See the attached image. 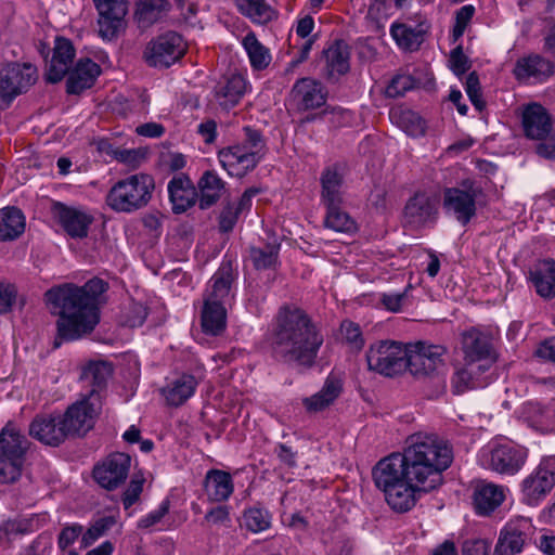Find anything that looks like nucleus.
<instances>
[{
  "label": "nucleus",
  "instance_id": "obj_1",
  "mask_svg": "<svg viewBox=\"0 0 555 555\" xmlns=\"http://www.w3.org/2000/svg\"><path fill=\"white\" fill-rule=\"evenodd\" d=\"M108 282L94 276L82 286L64 283L44 293V300L55 322L53 347L90 334L100 322V307L106 302Z\"/></svg>",
  "mask_w": 555,
  "mask_h": 555
},
{
  "label": "nucleus",
  "instance_id": "obj_2",
  "mask_svg": "<svg viewBox=\"0 0 555 555\" xmlns=\"http://www.w3.org/2000/svg\"><path fill=\"white\" fill-rule=\"evenodd\" d=\"M266 340L273 360L308 370L314 366L324 338L305 310L284 305L274 315Z\"/></svg>",
  "mask_w": 555,
  "mask_h": 555
},
{
  "label": "nucleus",
  "instance_id": "obj_3",
  "mask_svg": "<svg viewBox=\"0 0 555 555\" xmlns=\"http://www.w3.org/2000/svg\"><path fill=\"white\" fill-rule=\"evenodd\" d=\"M402 459L408 480L431 492L442 485V473L453 462V451L448 441L435 434L417 433L408 438Z\"/></svg>",
  "mask_w": 555,
  "mask_h": 555
},
{
  "label": "nucleus",
  "instance_id": "obj_4",
  "mask_svg": "<svg viewBox=\"0 0 555 555\" xmlns=\"http://www.w3.org/2000/svg\"><path fill=\"white\" fill-rule=\"evenodd\" d=\"M155 180L147 173H135L117 181L106 195V204L116 212L131 214L147 206Z\"/></svg>",
  "mask_w": 555,
  "mask_h": 555
},
{
  "label": "nucleus",
  "instance_id": "obj_5",
  "mask_svg": "<svg viewBox=\"0 0 555 555\" xmlns=\"http://www.w3.org/2000/svg\"><path fill=\"white\" fill-rule=\"evenodd\" d=\"M28 440L8 423L0 431V481L15 482L22 473Z\"/></svg>",
  "mask_w": 555,
  "mask_h": 555
},
{
  "label": "nucleus",
  "instance_id": "obj_6",
  "mask_svg": "<svg viewBox=\"0 0 555 555\" xmlns=\"http://www.w3.org/2000/svg\"><path fill=\"white\" fill-rule=\"evenodd\" d=\"M406 345L395 340H379L366 351L370 371L385 377H395L406 371Z\"/></svg>",
  "mask_w": 555,
  "mask_h": 555
},
{
  "label": "nucleus",
  "instance_id": "obj_7",
  "mask_svg": "<svg viewBox=\"0 0 555 555\" xmlns=\"http://www.w3.org/2000/svg\"><path fill=\"white\" fill-rule=\"evenodd\" d=\"M102 410V402L96 395L83 396L70 404L64 414H60L67 438L85 437L95 424Z\"/></svg>",
  "mask_w": 555,
  "mask_h": 555
},
{
  "label": "nucleus",
  "instance_id": "obj_8",
  "mask_svg": "<svg viewBox=\"0 0 555 555\" xmlns=\"http://www.w3.org/2000/svg\"><path fill=\"white\" fill-rule=\"evenodd\" d=\"M37 68L30 63H9L0 69V108H8L18 95L37 81Z\"/></svg>",
  "mask_w": 555,
  "mask_h": 555
},
{
  "label": "nucleus",
  "instance_id": "obj_9",
  "mask_svg": "<svg viewBox=\"0 0 555 555\" xmlns=\"http://www.w3.org/2000/svg\"><path fill=\"white\" fill-rule=\"evenodd\" d=\"M485 196L482 188L473 179H464L456 188L443 191V206L454 214L456 220L466 225L476 215V204Z\"/></svg>",
  "mask_w": 555,
  "mask_h": 555
},
{
  "label": "nucleus",
  "instance_id": "obj_10",
  "mask_svg": "<svg viewBox=\"0 0 555 555\" xmlns=\"http://www.w3.org/2000/svg\"><path fill=\"white\" fill-rule=\"evenodd\" d=\"M555 487V457H545L521 482L522 501L538 505Z\"/></svg>",
  "mask_w": 555,
  "mask_h": 555
},
{
  "label": "nucleus",
  "instance_id": "obj_11",
  "mask_svg": "<svg viewBox=\"0 0 555 555\" xmlns=\"http://www.w3.org/2000/svg\"><path fill=\"white\" fill-rule=\"evenodd\" d=\"M184 51L182 37L176 31H167L147 43L143 57L152 67L167 68L180 60Z\"/></svg>",
  "mask_w": 555,
  "mask_h": 555
},
{
  "label": "nucleus",
  "instance_id": "obj_12",
  "mask_svg": "<svg viewBox=\"0 0 555 555\" xmlns=\"http://www.w3.org/2000/svg\"><path fill=\"white\" fill-rule=\"evenodd\" d=\"M406 370L416 377L428 376L443 365L447 348L426 341L408 344Z\"/></svg>",
  "mask_w": 555,
  "mask_h": 555
},
{
  "label": "nucleus",
  "instance_id": "obj_13",
  "mask_svg": "<svg viewBox=\"0 0 555 555\" xmlns=\"http://www.w3.org/2000/svg\"><path fill=\"white\" fill-rule=\"evenodd\" d=\"M131 457L122 452L109 454L93 468L94 480L106 490L118 488L128 477Z\"/></svg>",
  "mask_w": 555,
  "mask_h": 555
},
{
  "label": "nucleus",
  "instance_id": "obj_14",
  "mask_svg": "<svg viewBox=\"0 0 555 555\" xmlns=\"http://www.w3.org/2000/svg\"><path fill=\"white\" fill-rule=\"evenodd\" d=\"M99 14V35L106 40L117 37L128 13L127 0H92Z\"/></svg>",
  "mask_w": 555,
  "mask_h": 555
},
{
  "label": "nucleus",
  "instance_id": "obj_15",
  "mask_svg": "<svg viewBox=\"0 0 555 555\" xmlns=\"http://www.w3.org/2000/svg\"><path fill=\"white\" fill-rule=\"evenodd\" d=\"M262 155L247 149V145H231L218 152L221 166L232 177L243 178L260 163Z\"/></svg>",
  "mask_w": 555,
  "mask_h": 555
},
{
  "label": "nucleus",
  "instance_id": "obj_16",
  "mask_svg": "<svg viewBox=\"0 0 555 555\" xmlns=\"http://www.w3.org/2000/svg\"><path fill=\"white\" fill-rule=\"evenodd\" d=\"M512 73L519 82L543 83L555 76V62L539 53H529L516 61Z\"/></svg>",
  "mask_w": 555,
  "mask_h": 555
},
{
  "label": "nucleus",
  "instance_id": "obj_17",
  "mask_svg": "<svg viewBox=\"0 0 555 555\" xmlns=\"http://www.w3.org/2000/svg\"><path fill=\"white\" fill-rule=\"evenodd\" d=\"M532 526L529 519L508 521L500 532L493 555H517L530 538Z\"/></svg>",
  "mask_w": 555,
  "mask_h": 555
},
{
  "label": "nucleus",
  "instance_id": "obj_18",
  "mask_svg": "<svg viewBox=\"0 0 555 555\" xmlns=\"http://www.w3.org/2000/svg\"><path fill=\"white\" fill-rule=\"evenodd\" d=\"M327 95L326 87L311 77L296 80L291 90V99L299 112L322 107L326 103Z\"/></svg>",
  "mask_w": 555,
  "mask_h": 555
},
{
  "label": "nucleus",
  "instance_id": "obj_19",
  "mask_svg": "<svg viewBox=\"0 0 555 555\" xmlns=\"http://www.w3.org/2000/svg\"><path fill=\"white\" fill-rule=\"evenodd\" d=\"M526 452L512 444H498L483 454V464L500 474L514 475L524 466Z\"/></svg>",
  "mask_w": 555,
  "mask_h": 555
},
{
  "label": "nucleus",
  "instance_id": "obj_20",
  "mask_svg": "<svg viewBox=\"0 0 555 555\" xmlns=\"http://www.w3.org/2000/svg\"><path fill=\"white\" fill-rule=\"evenodd\" d=\"M320 61L324 63L322 76L328 82H337L350 69V49L341 39L334 40L323 49Z\"/></svg>",
  "mask_w": 555,
  "mask_h": 555
},
{
  "label": "nucleus",
  "instance_id": "obj_21",
  "mask_svg": "<svg viewBox=\"0 0 555 555\" xmlns=\"http://www.w3.org/2000/svg\"><path fill=\"white\" fill-rule=\"evenodd\" d=\"M53 214L63 230L72 238H85L88 236L89 227L94 218L90 214L61 202L53 205Z\"/></svg>",
  "mask_w": 555,
  "mask_h": 555
},
{
  "label": "nucleus",
  "instance_id": "obj_22",
  "mask_svg": "<svg viewBox=\"0 0 555 555\" xmlns=\"http://www.w3.org/2000/svg\"><path fill=\"white\" fill-rule=\"evenodd\" d=\"M404 463L401 453H391L379 460L372 469L375 486L384 492L408 480Z\"/></svg>",
  "mask_w": 555,
  "mask_h": 555
},
{
  "label": "nucleus",
  "instance_id": "obj_23",
  "mask_svg": "<svg viewBox=\"0 0 555 555\" xmlns=\"http://www.w3.org/2000/svg\"><path fill=\"white\" fill-rule=\"evenodd\" d=\"M521 125L525 135L530 140H545L553 131L552 117L546 108L539 103H530L525 106Z\"/></svg>",
  "mask_w": 555,
  "mask_h": 555
},
{
  "label": "nucleus",
  "instance_id": "obj_24",
  "mask_svg": "<svg viewBox=\"0 0 555 555\" xmlns=\"http://www.w3.org/2000/svg\"><path fill=\"white\" fill-rule=\"evenodd\" d=\"M462 349L465 362H494L496 360L491 337L476 328L463 333Z\"/></svg>",
  "mask_w": 555,
  "mask_h": 555
},
{
  "label": "nucleus",
  "instance_id": "obj_25",
  "mask_svg": "<svg viewBox=\"0 0 555 555\" xmlns=\"http://www.w3.org/2000/svg\"><path fill=\"white\" fill-rule=\"evenodd\" d=\"M29 435L51 447H57L67 439L60 414L36 416L29 425Z\"/></svg>",
  "mask_w": 555,
  "mask_h": 555
},
{
  "label": "nucleus",
  "instance_id": "obj_26",
  "mask_svg": "<svg viewBox=\"0 0 555 555\" xmlns=\"http://www.w3.org/2000/svg\"><path fill=\"white\" fill-rule=\"evenodd\" d=\"M169 201L173 214H183L193 207L198 198V193L192 180L183 175H176L167 185Z\"/></svg>",
  "mask_w": 555,
  "mask_h": 555
},
{
  "label": "nucleus",
  "instance_id": "obj_27",
  "mask_svg": "<svg viewBox=\"0 0 555 555\" xmlns=\"http://www.w3.org/2000/svg\"><path fill=\"white\" fill-rule=\"evenodd\" d=\"M75 57V48L69 39L56 37L53 55L47 64L46 79L48 82L56 83L61 81Z\"/></svg>",
  "mask_w": 555,
  "mask_h": 555
},
{
  "label": "nucleus",
  "instance_id": "obj_28",
  "mask_svg": "<svg viewBox=\"0 0 555 555\" xmlns=\"http://www.w3.org/2000/svg\"><path fill=\"white\" fill-rule=\"evenodd\" d=\"M101 74V67L91 59L79 60L75 67L66 75V91L69 94H80L86 89H90L99 75Z\"/></svg>",
  "mask_w": 555,
  "mask_h": 555
},
{
  "label": "nucleus",
  "instance_id": "obj_29",
  "mask_svg": "<svg viewBox=\"0 0 555 555\" xmlns=\"http://www.w3.org/2000/svg\"><path fill=\"white\" fill-rule=\"evenodd\" d=\"M425 493L421 490V487L410 480L399 482L384 491L387 504L397 513H406L412 509L422 494Z\"/></svg>",
  "mask_w": 555,
  "mask_h": 555
},
{
  "label": "nucleus",
  "instance_id": "obj_30",
  "mask_svg": "<svg viewBox=\"0 0 555 555\" xmlns=\"http://www.w3.org/2000/svg\"><path fill=\"white\" fill-rule=\"evenodd\" d=\"M504 488L480 481L474 488L473 506L477 515L490 516L504 501Z\"/></svg>",
  "mask_w": 555,
  "mask_h": 555
},
{
  "label": "nucleus",
  "instance_id": "obj_31",
  "mask_svg": "<svg viewBox=\"0 0 555 555\" xmlns=\"http://www.w3.org/2000/svg\"><path fill=\"white\" fill-rule=\"evenodd\" d=\"M246 90V81L240 74L222 77L214 88V99L223 109L234 107Z\"/></svg>",
  "mask_w": 555,
  "mask_h": 555
},
{
  "label": "nucleus",
  "instance_id": "obj_32",
  "mask_svg": "<svg viewBox=\"0 0 555 555\" xmlns=\"http://www.w3.org/2000/svg\"><path fill=\"white\" fill-rule=\"evenodd\" d=\"M436 208L430 197L423 192L410 197L403 208V222L411 228H420L426 224L434 215Z\"/></svg>",
  "mask_w": 555,
  "mask_h": 555
},
{
  "label": "nucleus",
  "instance_id": "obj_33",
  "mask_svg": "<svg viewBox=\"0 0 555 555\" xmlns=\"http://www.w3.org/2000/svg\"><path fill=\"white\" fill-rule=\"evenodd\" d=\"M321 183V203L323 206L343 205V184L344 176L338 165L327 166L323 169L320 177Z\"/></svg>",
  "mask_w": 555,
  "mask_h": 555
},
{
  "label": "nucleus",
  "instance_id": "obj_34",
  "mask_svg": "<svg viewBox=\"0 0 555 555\" xmlns=\"http://www.w3.org/2000/svg\"><path fill=\"white\" fill-rule=\"evenodd\" d=\"M206 494L211 502H224L234 491L232 476L221 469H210L204 480Z\"/></svg>",
  "mask_w": 555,
  "mask_h": 555
},
{
  "label": "nucleus",
  "instance_id": "obj_35",
  "mask_svg": "<svg viewBox=\"0 0 555 555\" xmlns=\"http://www.w3.org/2000/svg\"><path fill=\"white\" fill-rule=\"evenodd\" d=\"M530 280L533 283L537 293L545 298L555 297V260L544 259L539 261L530 271Z\"/></svg>",
  "mask_w": 555,
  "mask_h": 555
},
{
  "label": "nucleus",
  "instance_id": "obj_36",
  "mask_svg": "<svg viewBox=\"0 0 555 555\" xmlns=\"http://www.w3.org/2000/svg\"><path fill=\"white\" fill-rule=\"evenodd\" d=\"M198 207L202 210L214 206L225 190V182L214 171H205L198 180Z\"/></svg>",
  "mask_w": 555,
  "mask_h": 555
},
{
  "label": "nucleus",
  "instance_id": "obj_37",
  "mask_svg": "<svg viewBox=\"0 0 555 555\" xmlns=\"http://www.w3.org/2000/svg\"><path fill=\"white\" fill-rule=\"evenodd\" d=\"M169 10L168 0H138L134 20L140 28H147L164 18Z\"/></svg>",
  "mask_w": 555,
  "mask_h": 555
},
{
  "label": "nucleus",
  "instance_id": "obj_38",
  "mask_svg": "<svg viewBox=\"0 0 555 555\" xmlns=\"http://www.w3.org/2000/svg\"><path fill=\"white\" fill-rule=\"evenodd\" d=\"M234 280L235 273L232 262L230 260L223 261L210 279L209 289L205 299L222 302L229 296Z\"/></svg>",
  "mask_w": 555,
  "mask_h": 555
},
{
  "label": "nucleus",
  "instance_id": "obj_39",
  "mask_svg": "<svg viewBox=\"0 0 555 555\" xmlns=\"http://www.w3.org/2000/svg\"><path fill=\"white\" fill-rule=\"evenodd\" d=\"M113 369L108 362H90L81 373V380L91 385V390L86 396L96 395L102 401V391L105 390L107 380L112 376Z\"/></svg>",
  "mask_w": 555,
  "mask_h": 555
},
{
  "label": "nucleus",
  "instance_id": "obj_40",
  "mask_svg": "<svg viewBox=\"0 0 555 555\" xmlns=\"http://www.w3.org/2000/svg\"><path fill=\"white\" fill-rule=\"evenodd\" d=\"M201 321L204 333L212 336L220 335L227 325V311L223 304L204 299Z\"/></svg>",
  "mask_w": 555,
  "mask_h": 555
},
{
  "label": "nucleus",
  "instance_id": "obj_41",
  "mask_svg": "<svg viewBox=\"0 0 555 555\" xmlns=\"http://www.w3.org/2000/svg\"><path fill=\"white\" fill-rule=\"evenodd\" d=\"M196 387L197 380L193 375L182 374L167 385L163 393L169 405L179 406L194 395Z\"/></svg>",
  "mask_w": 555,
  "mask_h": 555
},
{
  "label": "nucleus",
  "instance_id": "obj_42",
  "mask_svg": "<svg viewBox=\"0 0 555 555\" xmlns=\"http://www.w3.org/2000/svg\"><path fill=\"white\" fill-rule=\"evenodd\" d=\"M341 392V383L334 376H328L320 391L305 398L302 403L307 411L319 412L331 405Z\"/></svg>",
  "mask_w": 555,
  "mask_h": 555
},
{
  "label": "nucleus",
  "instance_id": "obj_43",
  "mask_svg": "<svg viewBox=\"0 0 555 555\" xmlns=\"http://www.w3.org/2000/svg\"><path fill=\"white\" fill-rule=\"evenodd\" d=\"M25 231V217L16 207L0 209V242L14 241Z\"/></svg>",
  "mask_w": 555,
  "mask_h": 555
},
{
  "label": "nucleus",
  "instance_id": "obj_44",
  "mask_svg": "<svg viewBox=\"0 0 555 555\" xmlns=\"http://www.w3.org/2000/svg\"><path fill=\"white\" fill-rule=\"evenodd\" d=\"M238 12L253 23L264 25L276 16L274 9L266 0H235Z\"/></svg>",
  "mask_w": 555,
  "mask_h": 555
},
{
  "label": "nucleus",
  "instance_id": "obj_45",
  "mask_svg": "<svg viewBox=\"0 0 555 555\" xmlns=\"http://www.w3.org/2000/svg\"><path fill=\"white\" fill-rule=\"evenodd\" d=\"M452 392L461 395L468 389L485 387L487 378L476 376L475 363L465 362V366L455 371L451 379Z\"/></svg>",
  "mask_w": 555,
  "mask_h": 555
},
{
  "label": "nucleus",
  "instance_id": "obj_46",
  "mask_svg": "<svg viewBox=\"0 0 555 555\" xmlns=\"http://www.w3.org/2000/svg\"><path fill=\"white\" fill-rule=\"evenodd\" d=\"M390 35L396 43L406 51H416L424 40V31L422 29L403 23H393L390 26Z\"/></svg>",
  "mask_w": 555,
  "mask_h": 555
},
{
  "label": "nucleus",
  "instance_id": "obj_47",
  "mask_svg": "<svg viewBox=\"0 0 555 555\" xmlns=\"http://www.w3.org/2000/svg\"><path fill=\"white\" fill-rule=\"evenodd\" d=\"M280 243L273 240L262 246H251L249 248V257L257 270H268L274 268L280 253Z\"/></svg>",
  "mask_w": 555,
  "mask_h": 555
},
{
  "label": "nucleus",
  "instance_id": "obj_48",
  "mask_svg": "<svg viewBox=\"0 0 555 555\" xmlns=\"http://www.w3.org/2000/svg\"><path fill=\"white\" fill-rule=\"evenodd\" d=\"M242 44L249 57L250 65L254 69L261 70L268 67L271 61L270 52L257 39L253 31L248 33L243 38Z\"/></svg>",
  "mask_w": 555,
  "mask_h": 555
},
{
  "label": "nucleus",
  "instance_id": "obj_49",
  "mask_svg": "<svg viewBox=\"0 0 555 555\" xmlns=\"http://www.w3.org/2000/svg\"><path fill=\"white\" fill-rule=\"evenodd\" d=\"M324 207L326 208L325 228L340 233H352L357 230L356 221L343 209V205Z\"/></svg>",
  "mask_w": 555,
  "mask_h": 555
},
{
  "label": "nucleus",
  "instance_id": "obj_50",
  "mask_svg": "<svg viewBox=\"0 0 555 555\" xmlns=\"http://www.w3.org/2000/svg\"><path fill=\"white\" fill-rule=\"evenodd\" d=\"M244 522L248 530L261 532L271 525V514L262 507H251L244 513Z\"/></svg>",
  "mask_w": 555,
  "mask_h": 555
},
{
  "label": "nucleus",
  "instance_id": "obj_51",
  "mask_svg": "<svg viewBox=\"0 0 555 555\" xmlns=\"http://www.w3.org/2000/svg\"><path fill=\"white\" fill-rule=\"evenodd\" d=\"M116 524L114 516H104L95 519L87 531L82 534L81 543L83 546L93 544L98 539L106 534V532Z\"/></svg>",
  "mask_w": 555,
  "mask_h": 555
},
{
  "label": "nucleus",
  "instance_id": "obj_52",
  "mask_svg": "<svg viewBox=\"0 0 555 555\" xmlns=\"http://www.w3.org/2000/svg\"><path fill=\"white\" fill-rule=\"evenodd\" d=\"M399 124L404 132L411 137L423 135L426 130L425 120L411 109L400 112Z\"/></svg>",
  "mask_w": 555,
  "mask_h": 555
},
{
  "label": "nucleus",
  "instance_id": "obj_53",
  "mask_svg": "<svg viewBox=\"0 0 555 555\" xmlns=\"http://www.w3.org/2000/svg\"><path fill=\"white\" fill-rule=\"evenodd\" d=\"M241 215L242 214L235 208L234 202H227L218 217L219 231L221 233L232 232Z\"/></svg>",
  "mask_w": 555,
  "mask_h": 555
},
{
  "label": "nucleus",
  "instance_id": "obj_54",
  "mask_svg": "<svg viewBox=\"0 0 555 555\" xmlns=\"http://www.w3.org/2000/svg\"><path fill=\"white\" fill-rule=\"evenodd\" d=\"M475 14V7L466 4L455 12V23L452 28V41L456 42L463 35Z\"/></svg>",
  "mask_w": 555,
  "mask_h": 555
},
{
  "label": "nucleus",
  "instance_id": "obj_55",
  "mask_svg": "<svg viewBox=\"0 0 555 555\" xmlns=\"http://www.w3.org/2000/svg\"><path fill=\"white\" fill-rule=\"evenodd\" d=\"M341 334L346 343H348L356 351H360L364 346L360 326L352 321H344L340 326Z\"/></svg>",
  "mask_w": 555,
  "mask_h": 555
},
{
  "label": "nucleus",
  "instance_id": "obj_56",
  "mask_svg": "<svg viewBox=\"0 0 555 555\" xmlns=\"http://www.w3.org/2000/svg\"><path fill=\"white\" fill-rule=\"evenodd\" d=\"M414 88V79L409 75L395 76L386 88L388 98H398L405 94L406 91Z\"/></svg>",
  "mask_w": 555,
  "mask_h": 555
},
{
  "label": "nucleus",
  "instance_id": "obj_57",
  "mask_svg": "<svg viewBox=\"0 0 555 555\" xmlns=\"http://www.w3.org/2000/svg\"><path fill=\"white\" fill-rule=\"evenodd\" d=\"M83 527L79 524H73L65 526L59 537L57 545L62 551H65L68 546L74 544L78 537L82 533Z\"/></svg>",
  "mask_w": 555,
  "mask_h": 555
},
{
  "label": "nucleus",
  "instance_id": "obj_58",
  "mask_svg": "<svg viewBox=\"0 0 555 555\" xmlns=\"http://www.w3.org/2000/svg\"><path fill=\"white\" fill-rule=\"evenodd\" d=\"M17 289L10 283H0V314H5L12 310L16 300Z\"/></svg>",
  "mask_w": 555,
  "mask_h": 555
},
{
  "label": "nucleus",
  "instance_id": "obj_59",
  "mask_svg": "<svg viewBox=\"0 0 555 555\" xmlns=\"http://www.w3.org/2000/svg\"><path fill=\"white\" fill-rule=\"evenodd\" d=\"M449 62L451 64V69L457 76L463 75L470 67L469 60L464 54L462 46H457L451 51Z\"/></svg>",
  "mask_w": 555,
  "mask_h": 555
},
{
  "label": "nucleus",
  "instance_id": "obj_60",
  "mask_svg": "<svg viewBox=\"0 0 555 555\" xmlns=\"http://www.w3.org/2000/svg\"><path fill=\"white\" fill-rule=\"evenodd\" d=\"M170 508V501L168 499L164 500L157 509L149 513L146 516L140 519L138 527L142 529H147L156 524H158L165 515L168 514Z\"/></svg>",
  "mask_w": 555,
  "mask_h": 555
},
{
  "label": "nucleus",
  "instance_id": "obj_61",
  "mask_svg": "<svg viewBox=\"0 0 555 555\" xmlns=\"http://www.w3.org/2000/svg\"><path fill=\"white\" fill-rule=\"evenodd\" d=\"M143 483H144L143 478L131 479L129 486L127 487V489L125 490V492L122 494V504L126 509L131 507L139 500L140 494L143 491Z\"/></svg>",
  "mask_w": 555,
  "mask_h": 555
},
{
  "label": "nucleus",
  "instance_id": "obj_62",
  "mask_svg": "<svg viewBox=\"0 0 555 555\" xmlns=\"http://www.w3.org/2000/svg\"><path fill=\"white\" fill-rule=\"evenodd\" d=\"M147 308L140 302H133L130 306L129 312L126 317V324L130 327L142 326L147 318Z\"/></svg>",
  "mask_w": 555,
  "mask_h": 555
},
{
  "label": "nucleus",
  "instance_id": "obj_63",
  "mask_svg": "<svg viewBox=\"0 0 555 555\" xmlns=\"http://www.w3.org/2000/svg\"><path fill=\"white\" fill-rule=\"evenodd\" d=\"M145 157V153L140 150L131 149V150H119L116 149L114 151V158L120 163H124L130 167H138L140 162Z\"/></svg>",
  "mask_w": 555,
  "mask_h": 555
},
{
  "label": "nucleus",
  "instance_id": "obj_64",
  "mask_svg": "<svg viewBox=\"0 0 555 555\" xmlns=\"http://www.w3.org/2000/svg\"><path fill=\"white\" fill-rule=\"evenodd\" d=\"M243 131L245 133V141L241 145H247L248 150L256 151L258 155H262L260 152L264 147V142L261 132L249 126L244 127Z\"/></svg>",
  "mask_w": 555,
  "mask_h": 555
}]
</instances>
